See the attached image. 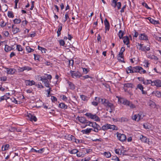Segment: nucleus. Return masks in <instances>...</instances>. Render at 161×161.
<instances>
[{
  "mask_svg": "<svg viewBox=\"0 0 161 161\" xmlns=\"http://www.w3.org/2000/svg\"><path fill=\"white\" fill-rule=\"evenodd\" d=\"M126 72L127 74L133 73H139L141 74H146L147 71L146 70L140 66H136L132 67L130 66L126 69Z\"/></svg>",
  "mask_w": 161,
  "mask_h": 161,
  "instance_id": "nucleus-1",
  "label": "nucleus"
},
{
  "mask_svg": "<svg viewBox=\"0 0 161 161\" xmlns=\"http://www.w3.org/2000/svg\"><path fill=\"white\" fill-rule=\"evenodd\" d=\"M45 75H46V76H42L40 77L38 79V80L42 81L44 83L45 86L46 87H49L50 80L49 81L48 80H50L52 78V76L51 75L47 74H45Z\"/></svg>",
  "mask_w": 161,
  "mask_h": 161,
  "instance_id": "nucleus-2",
  "label": "nucleus"
},
{
  "mask_svg": "<svg viewBox=\"0 0 161 161\" xmlns=\"http://www.w3.org/2000/svg\"><path fill=\"white\" fill-rule=\"evenodd\" d=\"M101 102L106 107L107 110L109 111L110 113L115 110V106L113 104L109 102L105 99H101Z\"/></svg>",
  "mask_w": 161,
  "mask_h": 161,
  "instance_id": "nucleus-3",
  "label": "nucleus"
},
{
  "mask_svg": "<svg viewBox=\"0 0 161 161\" xmlns=\"http://www.w3.org/2000/svg\"><path fill=\"white\" fill-rule=\"evenodd\" d=\"M87 125L92 127L94 129H92V130L96 132H98L99 131L101 130V126L95 122H91L90 121L89 124L86 125V126Z\"/></svg>",
  "mask_w": 161,
  "mask_h": 161,
  "instance_id": "nucleus-4",
  "label": "nucleus"
},
{
  "mask_svg": "<svg viewBox=\"0 0 161 161\" xmlns=\"http://www.w3.org/2000/svg\"><path fill=\"white\" fill-rule=\"evenodd\" d=\"M85 115L88 118L97 121H100V118L96 114H92L90 113H87Z\"/></svg>",
  "mask_w": 161,
  "mask_h": 161,
  "instance_id": "nucleus-5",
  "label": "nucleus"
},
{
  "mask_svg": "<svg viewBox=\"0 0 161 161\" xmlns=\"http://www.w3.org/2000/svg\"><path fill=\"white\" fill-rule=\"evenodd\" d=\"M144 116L143 113L142 112H140L137 115H135L132 117V119L137 121H139L140 119H142Z\"/></svg>",
  "mask_w": 161,
  "mask_h": 161,
  "instance_id": "nucleus-6",
  "label": "nucleus"
},
{
  "mask_svg": "<svg viewBox=\"0 0 161 161\" xmlns=\"http://www.w3.org/2000/svg\"><path fill=\"white\" fill-rule=\"evenodd\" d=\"M118 139L120 141L123 142L126 140V136L124 134H121L117 132L116 133Z\"/></svg>",
  "mask_w": 161,
  "mask_h": 161,
  "instance_id": "nucleus-7",
  "label": "nucleus"
},
{
  "mask_svg": "<svg viewBox=\"0 0 161 161\" xmlns=\"http://www.w3.org/2000/svg\"><path fill=\"white\" fill-rule=\"evenodd\" d=\"M70 73L72 77L73 78H80L81 76V74L78 71L71 70Z\"/></svg>",
  "mask_w": 161,
  "mask_h": 161,
  "instance_id": "nucleus-8",
  "label": "nucleus"
},
{
  "mask_svg": "<svg viewBox=\"0 0 161 161\" xmlns=\"http://www.w3.org/2000/svg\"><path fill=\"white\" fill-rule=\"evenodd\" d=\"M118 1V0H112L111 5L114 8L117 6L118 9L119 10L121 8V3L120 2L117 3Z\"/></svg>",
  "mask_w": 161,
  "mask_h": 161,
  "instance_id": "nucleus-9",
  "label": "nucleus"
},
{
  "mask_svg": "<svg viewBox=\"0 0 161 161\" xmlns=\"http://www.w3.org/2000/svg\"><path fill=\"white\" fill-rule=\"evenodd\" d=\"M152 86H155L158 87H161V80L159 79L152 80Z\"/></svg>",
  "mask_w": 161,
  "mask_h": 161,
  "instance_id": "nucleus-10",
  "label": "nucleus"
},
{
  "mask_svg": "<svg viewBox=\"0 0 161 161\" xmlns=\"http://www.w3.org/2000/svg\"><path fill=\"white\" fill-rule=\"evenodd\" d=\"M77 119L80 122L83 124H86V125L89 124L90 121L86 119L85 118L82 117H79L78 116L77 117Z\"/></svg>",
  "mask_w": 161,
  "mask_h": 161,
  "instance_id": "nucleus-11",
  "label": "nucleus"
},
{
  "mask_svg": "<svg viewBox=\"0 0 161 161\" xmlns=\"http://www.w3.org/2000/svg\"><path fill=\"white\" fill-rule=\"evenodd\" d=\"M27 117L28 119L31 121H34L35 122H36L37 121V119L36 117L33 114L31 113H28Z\"/></svg>",
  "mask_w": 161,
  "mask_h": 161,
  "instance_id": "nucleus-12",
  "label": "nucleus"
},
{
  "mask_svg": "<svg viewBox=\"0 0 161 161\" xmlns=\"http://www.w3.org/2000/svg\"><path fill=\"white\" fill-rule=\"evenodd\" d=\"M104 23L105 26V33H106L107 31H108L110 28L109 23L107 19H105L104 21Z\"/></svg>",
  "mask_w": 161,
  "mask_h": 161,
  "instance_id": "nucleus-13",
  "label": "nucleus"
},
{
  "mask_svg": "<svg viewBox=\"0 0 161 161\" xmlns=\"http://www.w3.org/2000/svg\"><path fill=\"white\" fill-rule=\"evenodd\" d=\"M25 83L26 86H32V85H35V82L33 80H27L25 81Z\"/></svg>",
  "mask_w": 161,
  "mask_h": 161,
  "instance_id": "nucleus-14",
  "label": "nucleus"
},
{
  "mask_svg": "<svg viewBox=\"0 0 161 161\" xmlns=\"http://www.w3.org/2000/svg\"><path fill=\"white\" fill-rule=\"evenodd\" d=\"M14 45H13L11 47H10L8 45H5L4 50L6 52H8L11 50L14 49Z\"/></svg>",
  "mask_w": 161,
  "mask_h": 161,
  "instance_id": "nucleus-15",
  "label": "nucleus"
},
{
  "mask_svg": "<svg viewBox=\"0 0 161 161\" xmlns=\"http://www.w3.org/2000/svg\"><path fill=\"white\" fill-rule=\"evenodd\" d=\"M139 39L141 40H148V37L145 34H141L139 36Z\"/></svg>",
  "mask_w": 161,
  "mask_h": 161,
  "instance_id": "nucleus-16",
  "label": "nucleus"
},
{
  "mask_svg": "<svg viewBox=\"0 0 161 161\" xmlns=\"http://www.w3.org/2000/svg\"><path fill=\"white\" fill-rule=\"evenodd\" d=\"M12 32L14 34H16L17 33L20 31L19 29L18 28L14 27V25H12Z\"/></svg>",
  "mask_w": 161,
  "mask_h": 161,
  "instance_id": "nucleus-17",
  "label": "nucleus"
},
{
  "mask_svg": "<svg viewBox=\"0 0 161 161\" xmlns=\"http://www.w3.org/2000/svg\"><path fill=\"white\" fill-rule=\"evenodd\" d=\"M148 19L151 23L154 25H157L159 24L158 21H157L149 17L147 18Z\"/></svg>",
  "mask_w": 161,
  "mask_h": 161,
  "instance_id": "nucleus-18",
  "label": "nucleus"
},
{
  "mask_svg": "<svg viewBox=\"0 0 161 161\" xmlns=\"http://www.w3.org/2000/svg\"><path fill=\"white\" fill-rule=\"evenodd\" d=\"M126 103V105L129 106L131 108L133 109L136 108V106L129 101H127Z\"/></svg>",
  "mask_w": 161,
  "mask_h": 161,
  "instance_id": "nucleus-19",
  "label": "nucleus"
},
{
  "mask_svg": "<svg viewBox=\"0 0 161 161\" xmlns=\"http://www.w3.org/2000/svg\"><path fill=\"white\" fill-rule=\"evenodd\" d=\"M108 129H112L113 130H118V127L114 125H111L109 124H108Z\"/></svg>",
  "mask_w": 161,
  "mask_h": 161,
  "instance_id": "nucleus-20",
  "label": "nucleus"
},
{
  "mask_svg": "<svg viewBox=\"0 0 161 161\" xmlns=\"http://www.w3.org/2000/svg\"><path fill=\"white\" fill-rule=\"evenodd\" d=\"M150 49V46L147 45V46H142V51H144L146 53L147 51H149Z\"/></svg>",
  "mask_w": 161,
  "mask_h": 161,
  "instance_id": "nucleus-21",
  "label": "nucleus"
},
{
  "mask_svg": "<svg viewBox=\"0 0 161 161\" xmlns=\"http://www.w3.org/2000/svg\"><path fill=\"white\" fill-rule=\"evenodd\" d=\"M122 39H123V42L126 45H128L129 44V39L127 36H124Z\"/></svg>",
  "mask_w": 161,
  "mask_h": 161,
  "instance_id": "nucleus-22",
  "label": "nucleus"
},
{
  "mask_svg": "<svg viewBox=\"0 0 161 161\" xmlns=\"http://www.w3.org/2000/svg\"><path fill=\"white\" fill-rule=\"evenodd\" d=\"M58 107L61 108L65 109L67 108L68 106L64 103H61L59 104Z\"/></svg>",
  "mask_w": 161,
  "mask_h": 161,
  "instance_id": "nucleus-23",
  "label": "nucleus"
},
{
  "mask_svg": "<svg viewBox=\"0 0 161 161\" xmlns=\"http://www.w3.org/2000/svg\"><path fill=\"white\" fill-rule=\"evenodd\" d=\"M124 87L127 88H131L134 87L133 84L132 83H127L124 84Z\"/></svg>",
  "mask_w": 161,
  "mask_h": 161,
  "instance_id": "nucleus-24",
  "label": "nucleus"
},
{
  "mask_svg": "<svg viewBox=\"0 0 161 161\" xmlns=\"http://www.w3.org/2000/svg\"><path fill=\"white\" fill-rule=\"evenodd\" d=\"M152 80H146L145 79L144 81H143V84L146 85H147L149 84H151L152 86Z\"/></svg>",
  "mask_w": 161,
  "mask_h": 161,
  "instance_id": "nucleus-25",
  "label": "nucleus"
},
{
  "mask_svg": "<svg viewBox=\"0 0 161 161\" xmlns=\"http://www.w3.org/2000/svg\"><path fill=\"white\" fill-rule=\"evenodd\" d=\"M140 138L142 142L144 143L147 142V138L145 136L142 135H141L140 136Z\"/></svg>",
  "mask_w": 161,
  "mask_h": 161,
  "instance_id": "nucleus-26",
  "label": "nucleus"
},
{
  "mask_svg": "<svg viewBox=\"0 0 161 161\" xmlns=\"http://www.w3.org/2000/svg\"><path fill=\"white\" fill-rule=\"evenodd\" d=\"M7 73L11 75L14 74L15 71V70L14 69L11 68H7Z\"/></svg>",
  "mask_w": 161,
  "mask_h": 161,
  "instance_id": "nucleus-27",
  "label": "nucleus"
},
{
  "mask_svg": "<svg viewBox=\"0 0 161 161\" xmlns=\"http://www.w3.org/2000/svg\"><path fill=\"white\" fill-rule=\"evenodd\" d=\"M9 147V144H6L3 145L2 146V151H4L8 150Z\"/></svg>",
  "mask_w": 161,
  "mask_h": 161,
  "instance_id": "nucleus-28",
  "label": "nucleus"
},
{
  "mask_svg": "<svg viewBox=\"0 0 161 161\" xmlns=\"http://www.w3.org/2000/svg\"><path fill=\"white\" fill-rule=\"evenodd\" d=\"M67 139L69 141H74L75 137L71 135H69L67 138Z\"/></svg>",
  "mask_w": 161,
  "mask_h": 161,
  "instance_id": "nucleus-29",
  "label": "nucleus"
},
{
  "mask_svg": "<svg viewBox=\"0 0 161 161\" xmlns=\"http://www.w3.org/2000/svg\"><path fill=\"white\" fill-rule=\"evenodd\" d=\"M124 34V31H122L121 30H120L118 33V36L119 39H122L123 38V36Z\"/></svg>",
  "mask_w": 161,
  "mask_h": 161,
  "instance_id": "nucleus-30",
  "label": "nucleus"
},
{
  "mask_svg": "<svg viewBox=\"0 0 161 161\" xmlns=\"http://www.w3.org/2000/svg\"><path fill=\"white\" fill-rule=\"evenodd\" d=\"M119 101L121 103L126 105V102L128 101V100L123 98H121L119 99Z\"/></svg>",
  "mask_w": 161,
  "mask_h": 161,
  "instance_id": "nucleus-31",
  "label": "nucleus"
},
{
  "mask_svg": "<svg viewBox=\"0 0 161 161\" xmlns=\"http://www.w3.org/2000/svg\"><path fill=\"white\" fill-rule=\"evenodd\" d=\"M68 83L69 85L70 88L73 90L75 88V86L74 84L70 81H68Z\"/></svg>",
  "mask_w": 161,
  "mask_h": 161,
  "instance_id": "nucleus-32",
  "label": "nucleus"
},
{
  "mask_svg": "<svg viewBox=\"0 0 161 161\" xmlns=\"http://www.w3.org/2000/svg\"><path fill=\"white\" fill-rule=\"evenodd\" d=\"M108 129V124L105 125H103L102 127H101V130H103L104 131L107 130Z\"/></svg>",
  "mask_w": 161,
  "mask_h": 161,
  "instance_id": "nucleus-33",
  "label": "nucleus"
},
{
  "mask_svg": "<svg viewBox=\"0 0 161 161\" xmlns=\"http://www.w3.org/2000/svg\"><path fill=\"white\" fill-rule=\"evenodd\" d=\"M137 48L138 49L142 51V46L143 45V44H140L139 43H136Z\"/></svg>",
  "mask_w": 161,
  "mask_h": 161,
  "instance_id": "nucleus-34",
  "label": "nucleus"
},
{
  "mask_svg": "<svg viewBox=\"0 0 161 161\" xmlns=\"http://www.w3.org/2000/svg\"><path fill=\"white\" fill-rule=\"evenodd\" d=\"M26 50L28 53H31L34 51V50L32 48H31L29 46H27L26 47Z\"/></svg>",
  "mask_w": 161,
  "mask_h": 161,
  "instance_id": "nucleus-35",
  "label": "nucleus"
},
{
  "mask_svg": "<svg viewBox=\"0 0 161 161\" xmlns=\"http://www.w3.org/2000/svg\"><path fill=\"white\" fill-rule=\"evenodd\" d=\"M104 155L107 158L110 157L111 156V154L109 152H105L103 153Z\"/></svg>",
  "mask_w": 161,
  "mask_h": 161,
  "instance_id": "nucleus-36",
  "label": "nucleus"
},
{
  "mask_svg": "<svg viewBox=\"0 0 161 161\" xmlns=\"http://www.w3.org/2000/svg\"><path fill=\"white\" fill-rule=\"evenodd\" d=\"M142 88H144L143 86L140 84H138L136 86V89H140V90H141L142 89Z\"/></svg>",
  "mask_w": 161,
  "mask_h": 161,
  "instance_id": "nucleus-37",
  "label": "nucleus"
},
{
  "mask_svg": "<svg viewBox=\"0 0 161 161\" xmlns=\"http://www.w3.org/2000/svg\"><path fill=\"white\" fill-rule=\"evenodd\" d=\"M155 96L158 97H161V92L156 91L155 93Z\"/></svg>",
  "mask_w": 161,
  "mask_h": 161,
  "instance_id": "nucleus-38",
  "label": "nucleus"
},
{
  "mask_svg": "<svg viewBox=\"0 0 161 161\" xmlns=\"http://www.w3.org/2000/svg\"><path fill=\"white\" fill-rule=\"evenodd\" d=\"M80 98L83 101H86L88 100V97L84 95H81L80 96Z\"/></svg>",
  "mask_w": 161,
  "mask_h": 161,
  "instance_id": "nucleus-39",
  "label": "nucleus"
},
{
  "mask_svg": "<svg viewBox=\"0 0 161 161\" xmlns=\"http://www.w3.org/2000/svg\"><path fill=\"white\" fill-rule=\"evenodd\" d=\"M128 121V119L124 117H121L120 119H119V121L121 122H126Z\"/></svg>",
  "mask_w": 161,
  "mask_h": 161,
  "instance_id": "nucleus-40",
  "label": "nucleus"
},
{
  "mask_svg": "<svg viewBox=\"0 0 161 161\" xmlns=\"http://www.w3.org/2000/svg\"><path fill=\"white\" fill-rule=\"evenodd\" d=\"M8 16L9 18H13L14 17L13 13L11 11H8Z\"/></svg>",
  "mask_w": 161,
  "mask_h": 161,
  "instance_id": "nucleus-41",
  "label": "nucleus"
},
{
  "mask_svg": "<svg viewBox=\"0 0 161 161\" xmlns=\"http://www.w3.org/2000/svg\"><path fill=\"white\" fill-rule=\"evenodd\" d=\"M16 49L19 51H22L23 50L22 48L20 45H17Z\"/></svg>",
  "mask_w": 161,
  "mask_h": 161,
  "instance_id": "nucleus-42",
  "label": "nucleus"
},
{
  "mask_svg": "<svg viewBox=\"0 0 161 161\" xmlns=\"http://www.w3.org/2000/svg\"><path fill=\"white\" fill-rule=\"evenodd\" d=\"M13 22L15 24H19L21 22V20L20 19H15L13 20Z\"/></svg>",
  "mask_w": 161,
  "mask_h": 161,
  "instance_id": "nucleus-43",
  "label": "nucleus"
},
{
  "mask_svg": "<svg viewBox=\"0 0 161 161\" xmlns=\"http://www.w3.org/2000/svg\"><path fill=\"white\" fill-rule=\"evenodd\" d=\"M149 105L151 107L154 108L156 107V105L154 102H150L149 103Z\"/></svg>",
  "mask_w": 161,
  "mask_h": 161,
  "instance_id": "nucleus-44",
  "label": "nucleus"
},
{
  "mask_svg": "<svg viewBox=\"0 0 161 161\" xmlns=\"http://www.w3.org/2000/svg\"><path fill=\"white\" fill-rule=\"evenodd\" d=\"M78 152V151L76 149H73L71 150L70 152V153L71 154H74L77 153Z\"/></svg>",
  "mask_w": 161,
  "mask_h": 161,
  "instance_id": "nucleus-45",
  "label": "nucleus"
},
{
  "mask_svg": "<svg viewBox=\"0 0 161 161\" xmlns=\"http://www.w3.org/2000/svg\"><path fill=\"white\" fill-rule=\"evenodd\" d=\"M92 130V128H89V129L87 128V129L85 130V134H87L91 132V130Z\"/></svg>",
  "mask_w": 161,
  "mask_h": 161,
  "instance_id": "nucleus-46",
  "label": "nucleus"
},
{
  "mask_svg": "<svg viewBox=\"0 0 161 161\" xmlns=\"http://www.w3.org/2000/svg\"><path fill=\"white\" fill-rule=\"evenodd\" d=\"M7 98H8L6 95L2 96L1 97H0V102H1L3 100H7Z\"/></svg>",
  "mask_w": 161,
  "mask_h": 161,
  "instance_id": "nucleus-47",
  "label": "nucleus"
},
{
  "mask_svg": "<svg viewBox=\"0 0 161 161\" xmlns=\"http://www.w3.org/2000/svg\"><path fill=\"white\" fill-rule=\"evenodd\" d=\"M143 126L144 128L146 129L150 130V127L149 125H148L147 124H144Z\"/></svg>",
  "mask_w": 161,
  "mask_h": 161,
  "instance_id": "nucleus-48",
  "label": "nucleus"
},
{
  "mask_svg": "<svg viewBox=\"0 0 161 161\" xmlns=\"http://www.w3.org/2000/svg\"><path fill=\"white\" fill-rule=\"evenodd\" d=\"M24 67L25 70H26L27 71H30L32 69V68L31 67H30L27 66H24Z\"/></svg>",
  "mask_w": 161,
  "mask_h": 161,
  "instance_id": "nucleus-49",
  "label": "nucleus"
},
{
  "mask_svg": "<svg viewBox=\"0 0 161 161\" xmlns=\"http://www.w3.org/2000/svg\"><path fill=\"white\" fill-rule=\"evenodd\" d=\"M51 100L53 102H54L57 101V99L56 97L54 96H51Z\"/></svg>",
  "mask_w": 161,
  "mask_h": 161,
  "instance_id": "nucleus-50",
  "label": "nucleus"
},
{
  "mask_svg": "<svg viewBox=\"0 0 161 161\" xmlns=\"http://www.w3.org/2000/svg\"><path fill=\"white\" fill-rule=\"evenodd\" d=\"M60 97L61 98V99L62 100H63L64 101H66L67 100V97H66L64 95H63L61 96Z\"/></svg>",
  "mask_w": 161,
  "mask_h": 161,
  "instance_id": "nucleus-51",
  "label": "nucleus"
},
{
  "mask_svg": "<svg viewBox=\"0 0 161 161\" xmlns=\"http://www.w3.org/2000/svg\"><path fill=\"white\" fill-rule=\"evenodd\" d=\"M74 64V60H69V66H72V67H73Z\"/></svg>",
  "mask_w": 161,
  "mask_h": 161,
  "instance_id": "nucleus-52",
  "label": "nucleus"
},
{
  "mask_svg": "<svg viewBox=\"0 0 161 161\" xmlns=\"http://www.w3.org/2000/svg\"><path fill=\"white\" fill-rule=\"evenodd\" d=\"M59 43L60 45L61 46H63L65 44L64 41L63 40H60L59 41Z\"/></svg>",
  "mask_w": 161,
  "mask_h": 161,
  "instance_id": "nucleus-53",
  "label": "nucleus"
},
{
  "mask_svg": "<svg viewBox=\"0 0 161 161\" xmlns=\"http://www.w3.org/2000/svg\"><path fill=\"white\" fill-rule=\"evenodd\" d=\"M34 55L35 60H39L40 58V56L39 55L34 54Z\"/></svg>",
  "mask_w": 161,
  "mask_h": 161,
  "instance_id": "nucleus-54",
  "label": "nucleus"
},
{
  "mask_svg": "<svg viewBox=\"0 0 161 161\" xmlns=\"http://www.w3.org/2000/svg\"><path fill=\"white\" fill-rule=\"evenodd\" d=\"M137 79L140 81H142V84H143V81H144L145 79L142 77H137Z\"/></svg>",
  "mask_w": 161,
  "mask_h": 161,
  "instance_id": "nucleus-55",
  "label": "nucleus"
},
{
  "mask_svg": "<svg viewBox=\"0 0 161 161\" xmlns=\"http://www.w3.org/2000/svg\"><path fill=\"white\" fill-rule=\"evenodd\" d=\"M83 72L84 74H87L89 71V70H88L87 69L85 68H83Z\"/></svg>",
  "mask_w": 161,
  "mask_h": 161,
  "instance_id": "nucleus-56",
  "label": "nucleus"
},
{
  "mask_svg": "<svg viewBox=\"0 0 161 161\" xmlns=\"http://www.w3.org/2000/svg\"><path fill=\"white\" fill-rule=\"evenodd\" d=\"M1 24L0 25V26L2 27H3L6 25V24L4 23V21L3 20H2L1 21Z\"/></svg>",
  "mask_w": 161,
  "mask_h": 161,
  "instance_id": "nucleus-57",
  "label": "nucleus"
},
{
  "mask_svg": "<svg viewBox=\"0 0 161 161\" xmlns=\"http://www.w3.org/2000/svg\"><path fill=\"white\" fill-rule=\"evenodd\" d=\"M126 5H125L124 6H123L122 8H121V10L120 11V12L122 13L123 12H124L125 11L124 9L126 8Z\"/></svg>",
  "mask_w": 161,
  "mask_h": 161,
  "instance_id": "nucleus-58",
  "label": "nucleus"
},
{
  "mask_svg": "<svg viewBox=\"0 0 161 161\" xmlns=\"http://www.w3.org/2000/svg\"><path fill=\"white\" fill-rule=\"evenodd\" d=\"M7 77L6 76H3L0 78L1 80L3 81H6L7 80Z\"/></svg>",
  "mask_w": 161,
  "mask_h": 161,
  "instance_id": "nucleus-59",
  "label": "nucleus"
},
{
  "mask_svg": "<svg viewBox=\"0 0 161 161\" xmlns=\"http://www.w3.org/2000/svg\"><path fill=\"white\" fill-rule=\"evenodd\" d=\"M62 25L61 24H60L58 26V31H61L62 30Z\"/></svg>",
  "mask_w": 161,
  "mask_h": 161,
  "instance_id": "nucleus-60",
  "label": "nucleus"
},
{
  "mask_svg": "<svg viewBox=\"0 0 161 161\" xmlns=\"http://www.w3.org/2000/svg\"><path fill=\"white\" fill-rule=\"evenodd\" d=\"M112 160H114L115 161H119V159L117 156L114 157L112 158Z\"/></svg>",
  "mask_w": 161,
  "mask_h": 161,
  "instance_id": "nucleus-61",
  "label": "nucleus"
},
{
  "mask_svg": "<svg viewBox=\"0 0 161 161\" xmlns=\"http://www.w3.org/2000/svg\"><path fill=\"white\" fill-rule=\"evenodd\" d=\"M36 86H37V87L40 88H43L44 86L41 84H38V85H35Z\"/></svg>",
  "mask_w": 161,
  "mask_h": 161,
  "instance_id": "nucleus-62",
  "label": "nucleus"
},
{
  "mask_svg": "<svg viewBox=\"0 0 161 161\" xmlns=\"http://www.w3.org/2000/svg\"><path fill=\"white\" fill-rule=\"evenodd\" d=\"M142 4L143 6H145L147 8L150 9V8L148 7V5L146 3H142Z\"/></svg>",
  "mask_w": 161,
  "mask_h": 161,
  "instance_id": "nucleus-63",
  "label": "nucleus"
},
{
  "mask_svg": "<svg viewBox=\"0 0 161 161\" xmlns=\"http://www.w3.org/2000/svg\"><path fill=\"white\" fill-rule=\"evenodd\" d=\"M27 23V21L26 20H23L22 22V25H23V26H25L26 25Z\"/></svg>",
  "mask_w": 161,
  "mask_h": 161,
  "instance_id": "nucleus-64",
  "label": "nucleus"
}]
</instances>
